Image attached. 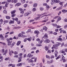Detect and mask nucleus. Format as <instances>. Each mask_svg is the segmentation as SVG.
Returning <instances> with one entry per match:
<instances>
[{
	"instance_id": "2f4dec72",
	"label": "nucleus",
	"mask_w": 67,
	"mask_h": 67,
	"mask_svg": "<svg viewBox=\"0 0 67 67\" xmlns=\"http://www.w3.org/2000/svg\"><path fill=\"white\" fill-rule=\"evenodd\" d=\"M3 23V19H1L0 20V25L1 24H2Z\"/></svg>"
},
{
	"instance_id": "5701e85b",
	"label": "nucleus",
	"mask_w": 67,
	"mask_h": 67,
	"mask_svg": "<svg viewBox=\"0 0 67 67\" xmlns=\"http://www.w3.org/2000/svg\"><path fill=\"white\" fill-rule=\"evenodd\" d=\"M11 14H13L14 13H15V10H14L12 11L11 12Z\"/></svg>"
},
{
	"instance_id": "5fc2aeb1",
	"label": "nucleus",
	"mask_w": 67,
	"mask_h": 67,
	"mask_svg": "<svg viewBox=\"0 0 67 67\" xmlns=\"http://www.w3.org/2000/svg\"><path fill=\"white\" fill-rule=\"evenodd\" d=\"M18 54V52L16 51H15L14 52V54L15 55H17Z\"/></svg>"
},
{
	"instance_id": "4d7b16f0",
	"label": "nucleus",
	"mask_w": 67,
	"mask_h": 67,
	"mask_svg": "<svg viewBox=\"0 0 67 67\" xmlns=\"http://www.w3.org/2000/svg\"><path fill=\"white\" fill-rule=\"evenodd\" d=\"M57 44L59 45V46L60 45H61V43L59 42H57Z\"/></svg>"
},
{
	"instance_id": "1a4fd4ad",
	"label": "nucleus",
	"mask_w": 67,
	"mask_h": 67,
	"mask_svg": "<svg viewBox=\"0 0 67 67\" xmlns=\"http://www.w3.org/2000/svg\"><path fill=\"white\" fill-rule=\"evenodd\" d=\"M34 61L32 59H30L28 61V63H34Z\"/></svg>"
},
{
	"instance_id": "c03bdc74",
	"label": "nucleus",
	"mask_w": 67,
	"mask_h": 67,
	"mask_svg": "<svg viewBox=\"0 0 67 67\" xmlns=\"http://www.w3.org/2000/svg\"><path fill=\"white\" fill-rule=\"evenodd\" d=\"M18 59L19 60H18V63H20V62L22 61V60L21 59H20V58H19Z\"/></svg>"
},
{
	"instance_id": "f257e3e1",
	"label": "nucleus",
	"mask_w": 67,
	"mask_h": 67,
	"mask_svg": "<svg viewBox=\"0 0 67 67\" xmlns=\"http://www.w3.org/2000/svg\"><path fill=\"white\" fill-rule=\"evenodd\" d=\"M2 52L3 54V55H6L7 54V53H8V50L6 49L5 51H4V50L2 49Z\"/></svg>"
},
{
	"instance_id": "6ab92c4d",
	"label": "nucleus",
	"mask_w": 67,
	"mask_h": 67,
	"mask_svg": "<svg viewBox=\"0 0 67 67\" xmlns=\"http://www.w3.org/2000/svg\"><path fill=\"white\" fill-rule=\"evenodd\" d=\"M54 2H56L57 3H58L60 2V1L59 0H54Z\"/></svg>"
},
{
	"instance_id": "cd10ccee",
	"label": "nucleus",
	"mask_w": 67,
	"mask_h": 67,
	"mask_svg": "<svg viewBox=\"0 0 67 67\" xmlns=\"http://www.w3.org/2000/svg\"><path fill=\"white\" fill-rule=\"evenodd\" d=\"M61 57V56L60 55H59L56 58V60H57L58 59H59V58H60Z\"/></svg>"
},
{
	"instance_id": "680f3d73",
	"label": "nucleus",
	"mask_w": 67,
	"mask_h": 67,
	"mask_svg": "<svg viewBox=\"0 0 67 67\" xmlns=\"http://www.w3.org/2000/svg\"><path fill=\"white\" fill-rule=\"evenodd\" d=\"M4 22H5V23H8V22H9V21L5 20L4 21Z\"/></svg>"
},
{
	"instance_id": "e433bc0d",
	"label": "nucleus",
	"mask_w": 67,
	"mask_h": 67,
	"mask_svg": "<svg viewBox=\"0 0 67 67\" xmlns=\"http://www.w3.org/2000/svg\"><path fill=\"white\" fill-rule=\"evenodd\" d=\"M9 60V58H6L5 59V60H6V61H7V60Z\"/></svg>"
},
{
	"instance_id": "de8ad7c7",
	"label": "nucleus",
	"mask_w": 67,
	"mask_h": 67,
	"mask_svg": "<svg viewBox=\"0 0 67 67\" xmlns=\"http://www.w3.org/2000/svg\"><path fill=\"white\" fill-rule=\"evenodd\" d=\"M52 49H54V48L55 49H57V48H57L56 47H56H55V46H53L52 47V48H51Z\"/></svg>"
},
{
	"instance_id": "9d476101",
	"label": "nucleus",
	"mask_w": 67,
	"mask_h": 67,
	"mask_svg": "<svg viewBox=\"0 0 67 67\" xmlns=\"http://www.w3.org/2000/svg\"><path fill=\"white\" fill-rule=\"evenodd\" d=\"M23 65V63H18L17 64V66H20L21 67V66H22V65Z\"/></svg>"
},
{
	"instance_id": "a19ab883",
	"label": "nucleus",
	"mask_w": 67,
	"mask_h": 67,
	"mask_svg": "<svg viewBox=\"0 0 67 67\" xmlns=\"http://www.w3.org/2000/svg\"><path fill=\"white\" fill-rule=\"evenodd\" d=\"M53 46H55V47H58V46H59V45H58L57 44H54Z\"/></svg>"
},
{
	"instance_id": "7c9ffc66",
	"label": "nucleus",
	"mask_w": 67,
	"mask_h": 67,
	"mask_svg": "<svg viewBox=\"0 0 67 67\" xmlns=\"http://www.w3.org/2000/svg\"><path fill=\"white\" fill-rule=\"evenodd\" d=\"M3 13H4L5 14H7V11L5 10H4L3 11Z\"/></svg>"
},
{
	"instance_id": "473e14b6",
	"label": "nucleus",
	"mask_w": 67,
	"mask_h": 67,
	"mask_svg": "<svg viewBox=\"0 0 67 67\" xmlns=\"http://www.w3.org/2000/svg\"><path fill=\"white\" fill-rule=\"evenodd\" d=\"M40 11H43L44 10V8L43 7H40Z\"/></svg>"
},
{
	"instance_id": "37998d69",
	"label": "nucleus",
	"mask_w": 67,
	"mask_h": 67,
	"mask_svg": "<svg viewBox=\"0 0 67 67\" xmlns=\"http://www.w3.org/2000/svg\"><path fill=\"white\" fill-rule=\"evenodd\" d=\"M21 2L22 3H24L25 2V0H21Z\"/></svg>"
},
{
	"instance_id": "09e8293b",
	"label": "nucleus",
	"mask_w": 67,
	"mask_h": 67,
	"mask_svg": "<svg viewBox=\"0 0 67 67\" xmlns=\"http://www.w3.org/2000/svg\"><path fill=\"white\" fill-rule=\"evenodd\" d=\"M31 31V29H29L26 32L27 33H28V32H30Z\"/></svg>"
},
{
	"instance_id": "bf43d9fd",
	"label": "nucleus",
	"mask_w": 67,
	"mask_h": 67,
	"mask_svg": "<svg viewBox=\"0 0 67 67\" xmlns=\"http://www.w3.org/2000/svg\"><path fill=\"white\" fill-rule=\"evenodd\" d=\"M36 60H37V58H35L34 61V62H36Z\"/></svg>"
},
{
	"instance_id": "f704fd0d",
	"label": "nucleus",
	"mask_w": 67,
	"mask_h": 67,
	"mask_svg": "<svg viewBox=\"0 0 67 67\" xmlns=\"http://www.w3.org/2000/svg\"><path fill=\"white\" fill-rule=\"evenodd\" d=\"M46 57L47 58L49 59L50 58V57L49 55H46Z\"/></svg>"
},
{
	"instance_id": "39448f33",
	"label": "nucleus",
	"mask_w": 67,
	"mask_h": 67,
	"mask_svg": "<svg viewBox=\"0 0 67 67\" xmlns=\"http://www.w3.org/2000/svg\"><path fill=\"white\" fill-rule=\"evenodd\" d=\"M43 37L44 38H45V39L47 38H48L47 34H45Z\"/></svg>"
},
{
	"instance_id": "0eeeda50",
	"label": "nucleus",
	"mask_w": 67,
	"mask_h": 67,
	"mask_svg": "<svg viewBox=\"0 0 67 67\" xmlns=\"http://www.w3.org/2000/svg\"><path fill=\"white\" fill-rule=\"evenodd\" d=\"M12 3H16L18 2V0H12Z\"/></svg>"
},
{
	"instance_id": "2eb2a0df",
	"label": "nucleus",
	"mask_w": 67,
	"mask_h": 67,
	"mask_svg": "<svg viewBox=\"0 0 67 67\" xmlns=\"http://www.w3.org/2000/svg\"><path fill=\"white\" fill-rule=\"evenodd\" d=\"M62 12H63V13H65L67 12V10L65 9H63L62 10Z\"/></svg>"
},
{
	"instance_id": "bb28decb",
	"label": "nucleus",
	"mask_w": 67,
	"mask_h": 67,
	"mask_svg": "<svg viewBox=\"0 0 67 67\" xmlns=\"http://www.w3.org/2000/svg\"><path fill=\"white\" fill-rule=\"evenodd\" d=\"M47 51H48V47L47 46H46L44 48Z\"/></svg>"
},
{
	"instance_id": "ddd939ff",
	"label": "nucleus",
	"mask_w": 67,
	"mask_h": 67,
	"mask_svg": "<svg viewBox=\"0 0 67 67\" xmlns=\"http://www.w3.org/2000/svg\"><path fill=\"white\" fill-rule=\"evenodd\" d=\"M9 24L10 25L11 24H12V23L13 24V23H14V20H10L9 22Z\"/></svg>"
},
{
	"instance_id": "f03ea898",
	"label": "nucleus",
	"mask_w": 67,
	"mask_h": 67,
	"mask_svg": "<svg viewBox=\"0 0 67 67\" xmlns=\"http://www.w3.org/2000/svg\"><path fill=\"white\" fill-rule=\"evenodd\" d=\"M6 40L8 43L7 45L9 46L11 44V43H12V41H10V40H9V38H6Z\"/></svg>"
},
{
	"instance_id": "a878e982",
	"label": "nucleus",
	"mask_w": 67,
	"mask_h": 67,
	"mask_svg": "<svg viewBox=\"0 0 67 67\" xmlns=\"http://www.w3.org/2000/svg\"><path fill=\"white\" fill-rule=\"evenodd\" d=\"M46 9L47 10H48L49 9V6L48 5H47L46 7Z\"/></svg>"
},
{
	"instance_id": "e2e57ef3",
	"label": "nucleus",
	"mask_w": 67,
	"mask_h": 67,
	"mask_svg": "<svg viewBox=\"0 0 67 67\" xmlns=\"http://www.w3.org/2000/svg\"><path fill=\"white\" fill-rule=\"evenodd\" d=\"M64 22H67V18H65L64 19Z\"/></svg>"
},
{
	"instance_id": "6e6552de",
	"label": "nucleus",
	"mask_w": 67,
	"mask_h": 67,
	"mask_svg": "<svg viewBox=\"0 0 67 67\" xmlns=\"http://www.w3.org/2000/svg\"><path fill=\"white\" fill-rule=\"evenodd\" d=\"M34 33L35 34H36L37 35H38V34H40V32H39V31L38 30H35L34 31Z\"/></svg>"
},
{
	"instance_id": "603ef678",
	"label": "nucleus",
	"mask_w": 67,
	"mask_h": 67,
	"mask_svg": "<svg viewBox=\"0 0 67 67\" xmlns=\"http://www.w3.org/2000/svg\"><path fill=\"white\" fill-rule=\"evenodd\" d=\"M15 20L16 21V22H18V18H16L15 19Z\"/></svg>"
},
{
	"instance_id": "aec40b11",
	"label": "nucleus",
	"mask_w": 67,
	"mask_h": 67,
	"mask_svg": "<svg viewBox=\"0 0 67 67\" xmlns=\"http://www.w3.org/2000/svg\"><path fill=\"white\" fill-rule=\"evenodd\" d=\"M32 40V37H30L28 38H27V40L29 41H31Z\"/></svg>"
},
{
	"instance_id": "4be33fe9",
	"label": "nucleus",
	"mask_w": 67,
	"mask_h": 67,
	"mask_svg": "<svg viewBox=\"0 0 67 67\" xmlns=\"http://www.w3.org/2000/svg\"><path fill=\"white\" fill-rule=\"evenodd\" d=\"M44 43H48L49 42V40L48 39H47L44 40Z\"/></svg>"
},
{
	"instance_id": "7ed1b4c3",
	"label": "nucleus",
	"mask_w": 67,
	"mask_h": 67,
	"mask_svg": "<svg viewBox=\"0 0 67 67\" xmlns=\"http://www.w3.org/2000/svg\"><path fill=\"white\" fill-rule=\"evenodd\" d=\"M31 12H27V13H25L24 14V16H28V15H30V14H31Z\"/></svg>"
},
{
	"instance_id": "a18cd8bd",
	"label": "nucleus",
	"mask_w": 67,
	"mask_h": 67,
	"mask_svg": "<svg viewBox=\"0 0 67 67\" xmlns=\"http://www.w3.org/2000/svg\"><path fill=\"white\" fill-rule=\"evenodd\" d=\"M63 2H60L59 3V4L60 5H62V7H63Z\"/></svg>"
},
{
	"instance_id": "f3484780",
	"label": "nucleus",
	"mask_w": 67,
	"mask_h": 67,
	"mask_svg": "<svg viewBox=\"0 0 67 67\" xmlns=\"http://www.w3.org/2000/svg\"><path fill=\"white\" fill-rule=\"evenodd\" d=\"M18 36L19 37H21L23 36V35L21 33H20L18 35Z\"/></svg>"
},
{
	"instance_id": "c756f323",
	"label": "nucleus",
	"mask_w": 67,
	"mask_h": 67,
	"mask_svg": "<svg viewBox=\"0 0 67 67\" xmlns=\"http://www.w3.org/2000/svg\"><path fill=\"white\" fill-rule=\"evenodd\" d=\"M0 37L1 38V39H3V38H4V37H3V35H0Z\"/></svg>"
},
{
	"instance_id": "8fccbe9b",
	"label": "nucleus",
	"mask_w": 67,
	"mask_h": 67,
	"mask_svg": "<svg viewBox=\"0 0 67 67\" xmlns=\"http://www.w3.org/2000/svg\"><path fill=\"white\" fill-rule=\"evenodd\" d=\"M36 47H34L31 48V49L32 50L33 49H36Z\"/></svg>"
},
{
	"instance_id": "ea45409f",
	"label": "nucleus",
	"mask_w": 67,
	"mask_h": 67,
	"mask_svg": "<svg viewBox=\"0 0 67 67\" xmlns=\"http://www.w3.org/2000/svg\"><path fill=\"white\" fill-rule=\"evenodd\" d=\"M15 42H13L12 44H11V45L12 46H13L14 45H15Z\"/></svg>"
},
{
	"instance_id": "20e7f679",
	"label": "nucleus",
	"mask_w": 67,
	"mask_h": 67,
	"mask_svg": "<svg viewBox=\"0 0 67 67\" xmlns=\"http://www.w3.org/2000/svg\"><path fill=\"white\" fill-rule=\"evenodd\" d=\"M62 59L63 60V62L64 63H65V62H66V60H65V58L63 55L62 54Z\"/></svg>"
},
{
	"instance_id": "69168bd1",
	"label": "nucleus",
	"mask_w": 67,
	"mask_h": 67,
	"mask_svg": "<svg viewBox=\"0 0 67 67\" xmlns=\"http://www.w3.org/2000/svg\"><path fill=\"white\" fill-rule=\"evenodd\" d=\"M47 5V4L46 3H44L43 4V5H44V6H46Z\"/></svg>"
},
{
	"instance_id": "423d86ee",
	"label": "nucleus",
	"mask_w": 67,
	"mask_h": 67,
	"mask_svg": "<svg viewBox=\"0 0 67 67\" xmlns=\"http://www.w3.org/2000/svg\"><path fill=\"white\" fill-rule=\"evenodd\" d=\"M61 17H60V16H58V18L57 19V22H58L59 21H60L61 20Z\"/></svg>"
},
{
	"instance_id": "dca6fc26",
	"label": "nucleus",
	"mask_w": 67,
	"mask_h": 67,
	"mask_svg": "<svg viewBox=\"0 0 67 67\" xmlns=\"http://www.w3.org/2000/svg\"><path fill=\"white\" fill-rule=\"evenodd\" d=\"M21 41H18L17 42L16 44V45H17V46H19V45H20V44H21Z\"/></svg>"
},
{
	"instance_id": "052dcab7",
	"label": "nucleus",
	"mask_w": 67,
	"mask_h": 67,
	"mask_svg": "<svg viewBox=\"0 0 67 67\" xmlns=\"http://www.w3.org/2000/svg\"><path fill=\"white\" fill-rule=\"evenodd\" d=\"M15 16V14H12V17H14Z\"/></svg>"
},
{
	"instance_id": "3c124183",
	"label": "nucleus",
	"mask_w": 67,
	"mask_h": 67,
	"mask_svg": "<svg viewBox=\"0 0 67 67\" xmlns=\"http://www.w3.org/2000/svg\"><path fill=\"white\" fill-rule=\"evenodd\" d=\"M14 57H16V58H19V56L18 55H14Z\"/></svg>"
},
{
	"instance_id": "72a5a7b5",
	"label": "nucleus",
	"mask_w": 67,
	"mask_h": 67,
	"mask_svg": "<svg viewBox=\"0 0 67 67\" xmlns=\"http://www.w3.org/2000/svg\"><path fill=\"white\" fill-rule=\"evenodd\" d=\"M32 11L33 12H35L36 11V9L35 8H34L32 9Z\"/></svg>"
},
{
	"instance_id": "58836bf2",
	"label": "nucleus",
	"mask_w": 67,
	"mask_h": 67,
	"mask_svg": "<svg viewBox=\"0 0 67 67\" xmlns=\"http://www.w3.org/2000/svg\"><path fill=\"white\" fill-rule=\"evenodd\" d=\"M55 57V56L54 55H52L51 56L50 58L51 59H53V58H54Z\"/></svg>"
},
{
	"instance_id": "79ce46f5",
	"label": "nucleus",
	"mask_w": 67,
	"mask_h": 67,
	"mask_svg": "<svg viewBox=\"0 0 67 67\" xmlns=\"http://www.w3.org/2000/svg\"><path fill=\"white\" fill-rule=\"evenodd\" d=\"M40 19V17H36L35 18V20H38Z\"/></svg>"
},
{
	"instance_id": "0e129e2a",
	"label": "nucleus",
	"mask_w": 67,
	"mask_h": 67,
	"mask_svg": "<svg viewBox=\"0 0 67 67\" xmlns=\"http://www.w3.org/2000/svg\"><path fill=\"white\" fill-rule=\"evenodd\" d=\"M24 12L23 10H22V11H21L20 12V13H21V14H24Z\"/></svg>"
},
{
	"instance_id": "c9c22d12",
	"label": "nucleus",
	"mask_w": 67,
	"mask_h": 67,
	"mask_svg": "<svg viewBox=\"0 0 67 67\" xmlns=\"http://www.w3.org/2000/svg\"><path fill=\"white\" fill-rule=\"evenodd\" d=\"M62 40V38H58L57 40L58 41H60Z\"/></svg>"
},
{
	"instance_id": "b1692460",
	"label": "nucleus",
	"mask_w": 67,
	"mask_h": 67,
	"mask_svg": "<svg viewBox=\"0 0 67 67\" xmlns=\"http://www.w3.org/2000/svg\"><path fill=\"white\" fill-rule=\"evenodd\" d=\"M37 6V3H35L33 4V7L34 8H36Z\"/></svg>"
},
{
	"instance_id": "c85d7f7f",
	"label": "nucleus",
	"mask_w": 67,
	"mask_h": 67,
	"mask_svg": "<svg viewBox=\"0 0 67 67\" xmlns=\"http://www.w3.org/2000/svg\"><path fill=\"white\" fill-rule=\"evenodd\" d=\"M43 30H45L46 31V30H47V28L46 27V26L43 27Z\"/></svg>"
},
{
	"instance_id": "412c9836",
	"label": "nucleus",
	"mask_w": 67,
	"mask_h": 67,
	"mask_svg": "<svg viewBox=\"0 0 67 67\" xmlns=\"http://www.w3.org/2000/svg\"><path fill=\"white\" fill-rule=\"evenodd\" d=\"M58 54V52L57 51H56L54 52V54L55 57H57V54Z\"/></svg>"
},
{
	"instance_id": "864d4df0",
	"label": "nucleus",
	"mask_w": 67,
	"mask_h": 67,
	"mask_svg": "<svg viewBox=\"0 0 67 67\" xmlns=\"http://www.w3.org/2000/svg\"><path fill=\"white\" fill-rule=\"evenodd\" d=\"M27 6V4H25L24 5V8H26Z\"/></svg>"
},
{
	"instance_id": "338daca9",
	"label": "nucleus",
	"mask_w": 67,
	"mask_h": 67,
	"mask_svg": "<svg viewBox=\"0 0 67 67\" xmlns=\"http://www.w3.org/2000/svg\"><path fill=\"white\" fill-rule=\"evenodd\" d=\"M42 42L43 41H42V40H41V41L40 40V41H39L38 43L40 44H41V43H42Z\"/></svg>"
},
{
	"instance_id": "49530a36",
	"label": "nucleus",
	"mask_w": 67,
	"mask_h": 67,
	"mask_svg": "<svg viewBox=\"0 0 67 67\" xmlns=\"http://www.w3.org/2000/svg\"><path fill=\"white\" fill-rule=\"evenodd\" d=\"M6 18L7 19H10V16H6Z\"/></svg>"
},
{
	"instance_id": "6e6d98bb",
	"label": "nucleus",
	"mask_w": 67,
	"mask_h": 67,
	"mask_svg": "<svg viewBox=\"0 0 67 67\" xmlns=\"http://www.w3.org/2000/svg\"><path fill=\"white\" fill-rule=\"evenodd\" d=\"M36 46H42V44H37Z\"/></svg>"
},
{
	"instance_id": "13d9d810",
	"label": "nucleus",
	"mask_w": 67,
	"mask_h": 67,
	"mask_svg": "<svg viewBox=\"0 0 67 67\" xmlns=\"http://www.w3.org/2000/svg\"><path fill=\"white\" fill-rule=\"evenodd\" d=\"M58 16H55L53 18V19H56L58 18Z\"/></svg>"
},
{
	"instance_id": "393cba45",
	"label": "nucleus",
	"mask_w": 67,
	"mask_h": 67,
	"mask_svg": "<svg viewBox=\"0 0 67 67\" xmlns=\"http://www.w3.org/2000/svg\"><path fill=\"white\" fill-rule=\"evenodd\" d=\"M28 27L29 28V29H34L35 28L34 27L32 26H28Z\"/></svg>"
},
{
	"instance_id": "9b49d317",
	"label": "nucleus",
	"mask_w": 67,
	"mask_h": 67,
	"mask_svg": "<svg viewBox=\"0 0 67 67\" xmlns=\"http://www.w3.org/2000/svg\"><path fill=\"white\" fill-rule=\"evenodd\" d=\"M33 56V55H31V54L30 53H29L27 55V57H32Z\"/></svg>"
},
{
	"instance_id": "4468645a",
	"label": "nucleus",
	"mask_w": 67,
	"mask_h": 67,
	"mask_svg": "<svg viewBox=\"0 0 67 67\" xmlns=\"http://www.w3.org/2000/svg\"><path fill=\"white\" fill-rule=\"evenodd\" d=\"M63 8L62 7H59L56 9L57 11H59V10H61Z\"/></svg>"
},
{
	"instance_id": "f8f14e48",
	"label": "nucleus",
	"mask_w": 67,
	"mask_h": 67,
	"mask_svg": "<svg viewBox=\"0 0 67 67\" xmlns=\"http://www.w3.org/2000/svg\"><path fill=\"white\" fill-rule=\"evenodd\" d=\"M21 5V3H18L15 4V7L16 6H20Z\"/></svg>"
},
{
	"instance_id": "a211bd4d",
	"label": "nucleus",
	"mask_w": 67,
	"mask_h": 67,
	"mask_svg": "<svg viewBox=\"0 0 67 67\" xmlns=\"http://www.w3.org/2000/svg\"><path fill=\"white\" fill-rule=\"evenodd\" d=\"M46 14H47V13L45 12L42 14H41L38 15V16H42V15H43Z\"/></svg>"
},
{
	"instance_id": "4c0bfd02",
	"label": "nucleus",
	"mask_w": 67,
	"mask_h": 67,
	"mask_svg": "<svg viewBox=\"0 0 67 67\" xmlns=\"http://www.w3.org/2000/svg\"><path fill=\"white\" fill-rule=\"evenodd\" d=\"M52 25L54 26H57V24H52Z\"/></svg>"
},
{
	"instance_id": "774afa93",
	"label": "nucleus",
	"mask_w": 67,
	"mask_h": 67,
	"mask_svg": "<svg viewBox=\"0 0 67 67\" xmlns=\"http://www.w3.org/2000/svg\"><path fill=\"white\" fill-rule=\"evenodd\" d=\"M61 27V26L59 25H58L57 26V29Z\"/></svg>"
}]
</instances>
